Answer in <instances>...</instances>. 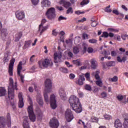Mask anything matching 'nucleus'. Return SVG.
<instances>
[{"label": "nucleus", "mask_w": 128, "mask_h": 128, "mask_svg": "<svg viewBox=\"0 0 128 128\" xmlns=\"http://www.w3.org/2000/svg\"><path fill=\"white\" fill-rule=\"evenodd\" d=\"M69 102L73 110L76 112V114L82 112V107L80 102V100L78 97L74 96H72L69 98Z\"/></svg>", "instance_id": "f257e3e1"}, {"label": "nucleus", "mask_w": 128, "mask_h": 128, "mask_svg": "<svg viewBox=\"0 0 128 128\" xmlns=\"http://www.w3.org/2000/svg\"><path fill=\"white\" fill-rule=\"evenodd\" d=\"M16 86V82L14 84V80L12 78H10L8 86V98L9 100H14V90H18Z\"/></svg>", "instance_id": "f03ea898"}, {"label": "nucleus", "mask_w": 128, "mask_h": 128, "mask_svg": "<svg viewBox=\"0 0 128 128\" xmlns=\"http://www.w3.org/2000/svg\"><path fill=\"white\" fill-rule=\"evenodd\" d=\"M52 80L50 79H47L45 81V90L44 92V99L46 102H50V100L48 99V92H52Z\"/></svg>", "instance_id": "7ed1b4c3"}, {"label": "nucleus", "mask_w": 128, "mask_h": 128, "mask_svg": "<svg viewBox=\"0 0 128 128\" xmlns=\"http://www.w3.org/2000/svg\"><path fill=\"white\" fill-rule=\"evenodd\" d=\"M29 100L30 102V106H28V116L30 120L33 122H36V117L34 112V108H32V99L30 98H29Z\"/></svg>", "instance_id": "20e7f679"}, {"label": "nucleus", "mask_w": 128, "mask_h": 128, "mask_svg": "<svg viewBox=\"0 0 128 128\" xmlns=\"http://www.w3.org/2000/svg\"><path fill=\"white\" fill-rule=\"evenodd\" d=\"M46 16L50 20H54L56 18V9L54 8H49L46 13Z\"/></svg>", "instance_id": "39448f33"}, {"label": "nucleus", "mask_w": 128, "mask_h": 128, "mask_svg": "<svg viewBox=\"0 0 128 128\" xmlns=\"http://www.w3.org/2000/svg\"><path fill=\"white\" fill-rule=\"evenodd\" d=\"M92 76H94L96 80H97L96 82V86L102 88V86L103 84L102 81V80H100V71L92 72Z\"/></svg>", "instance_id": "423d86ee"}, {"label": "nucleus", "mask_w": 128, "mask_h": 128, "mask_svg": "<svg viewBox=\"0 0 128 128\" xmlns=\"http://www.w3.org/2000/svg\"><path fill=\"white\" fill-rule=\"evenodd\" d=\"M39 66L41 68H42V66L44 68H48V66H52V60H50L48 58H46L43 61H40L38 62Z\"/></svg>", "instance_id": "0eeeda50"}, {"label": "nucleus", "mask_w": 128, "mask_h": 128, "mask_svg": "<svg viewBox=\"0 0 128 128\" xmlns=\"http://www.w3.org/2000/svg\"><path fill=\"white\" fill-rule=\"evenodd\" d=\"M65 118L68 122H72L74 120V114L70 109L66 110L65 112Z\"/></svg>", "instance_id": "6e6552de"}, {"label": "nucleus", "mask_w": 128, "mask_h": 128, "mask_svg": "<svg viewBox=\"0 0 128 128\" xmlns=\"http://www.w3.org/2000/svg\"><path fill=\"white\" fill-rule=\"evenodd\" d=\"M22 70V62H20L18 64L17 68V74L19 76L20 78L21 82L24 84V76L20 74V71Z\"/></svg>", "instance_id": "1a4fd4ad"}, {"label": "nucleus", "mask_w": 128, "mask_h": 128, "mask_svg": "<svg viewBox=\"0 0 128 128\" xmlns=\"http://www.w3.org/2000/svg\"><path fill=\"white\" fill-rule=\"evenodd\" d=\"M50 106L52 110L56 108V95L52 94L50 96Z\"/></svg>", "instance_id": "9d476101"}, {"label": "nucleus", "mask_w": 128, "mask_h": 128, "mask_svg": "<svg viewBox=\"0 0 128 128\" xmlns=\"http://www.w3.org/2000/svg\"><path fill=\"white\" fill-rule=\"evenodd\" d=\"M16 18H18L19 20H22L26 16L24 12L22 10H18L15 13Z\"/></svg>", "instance_id": "9b49d317"}, {"label": "nucleus", "mask_w": 128, "mask_h": 128, "mask_svg": "<svg viewBox=\"0 0 128 128\" xmlns=\"http://www.w3.org/2000/svg\"><path fill=\"white\" fill-rule=\"evenodd\" d=\"M50 126L52 128H58L60 124L58 120L56 118H52L50 122Z\"/></svg>", "instance_id": "f8f14e48"}, {"label": "nucleus", "mask_w": 128, "mask_h": 128, "mask_svg": "<svg viewBox=\"0 0 128 128\" xmlns=\"http://www.w3.org/2000/svg\"><path fill=\"white\" fill-rule=\"evenodd\" d=\"M18 107L20 108H22L24 106V97H22V93L20 92L18 94Z\"/></svg>", "instance_id": "ddd939ff"}, {"label": "nucleus", "mask_w": 128, "mask_h": 128, "mask_svg": "<svg viewBox=\"0 0 128 128\" xmlns=\"http://www.w3.org/2000/svg\"><path fill=\"white\" fill-rule=\"evenodd\" d=\"M16 60L14 58H12V60H10V62L9 64V68H8V74L10 76H13V73H12V70L14 68V62Z\"/></svg>", "instance_id": "4468645a"}, {"label": "nucleus", "mask_w": 128, "mask_h": 128, "mask_svg": "<svg viewBox=\"0 0 128 128\" xmlns=\"http://www.w3.org/2000/svg\"><path fill=\"white\" fill-rule=\"evenodd\" d=\"M59 94L60 96V98L62 100H66V91L62 88H61L59 90Z\"/></svg>", "instance_id": "2eb2a0df"}, {"label": "nucleus", "mask_w": 128, "mask_h": 128, "mask_svg": "<svg viewBox=\"0 0 128 128\" xmlns=\"http://www.w3.org/2000/svg\"><path fill=\"white\" fill-rule=\"evenodd\" d=\"M8 36V30L4 28L2 29L1 31V38L3 40H6V37Z\"/></svg>", "instance_id": "dca6fc26"}, {"label": "nucleus", "mask_w": 128, "mask_h": 128, "mask_svg": "<svg viewBox=\"0 0 128 128\" xmlns=\"http://www.w3.org/2000/svg\"><path fill=\"white\" fill-rule=\"evenodd\" d=\"M23 128H30L28 124V116L23 118Z\"/></svg>", "instance_id": "f3484780"}, {"label": "nucleus", "mask_w": 128, "mask_h": 128, "mask_svg": "<svg viewBox=\"0 0 128 128\" xmlns=\"http://www.w3.org/2000/svg\"><path fill=\"white\" fill-rule=\"evenodd\" d=\"M6 126V120L4 116H0V128H5Z\"/></svg>", "instance_id": "a211bd4d"}, {"label": "nucleus", "mask_w": 128, "mask_h": 128, "mask_svg": "<svg viewBox=\"0 0 128 128\" xmlns=\"http://www.w3.org/2000/svg\"><path fill=\"white\" fill-rule=\"evenodd\" d=\"M42 8H50V0H43L41 2Z\"/></svg>", "instance_id": "6ab92c4d"}, {"label": "nucleus", "mask_w": 128, "mask_h": 128, "mask_svg": "<svg viewBox=\"0 0 128 128\" xmlns=\"http://www.w3.org/2000/svg\"><path fill=\"white\" fill-rule=\"evenodd\" d=\"M84 77L82 76H80L79 78L76 81V84H78L79 86H82V84H84Z\"/></svg>", "instance_id": "aec40b11"}, {"label": "nucleus", "mask_w": 128, "mask_h": 128, "mask_svg": "<svg viewBox=\"0 0 128 128\" xmlns=\"http://www.w3.org/2000/svg\"><path fill=\"white\" fill-rule=\"evenodd\" d=\"M48 28V26H44L42 25H40L38 27V32H40V34H42V32H46Z\"/></svg>", "instance_id": "412c9836"}, {"label": "nucleus", "mask_w": 128, "mask_h": 128, "mask_svg": "<svg viewBox=\"0 0 128 128\" xmlns=\"http://www.w3.org/2000/svg\"><path fill=\"white\" fill-rule=\"evenodd\" d=\"M90 64L92 68H96L98 66V62L94 58L91 59Z\"/></svg>", "instance_id": "4be33fe9"}, {"label": "nucleus", "mask_w": 128, "mask_h": 128, "mask_svg": "<svg viewBox=\"0 0 128 128\" xmlns=\"http://www.w3.org/2000/svg\"><path fill=\"white\" fill-rule=\"evenodd\" d=\"M62 52H60V54L58 53L54 54V62H55V64H58V61L56 60H58V58L60 60V58H62Z\"/></svg>", "instance_id": "5701e85b"}, {"label": "nucleus", "mask_w": 128, "mask_h": 128, "mask_svg": "<svg viewBox=\"0 0 128 128\" xmlns=\"http://www.w3.org/2000/svg\"><path fill=\"white\" fill-rule=\"evenodd\" d=\"M114 126L116 128H122V122L118 119H117L115 120Z\"/></svg>", "instance_id": "b1692460"}, {"label": "nucleus", "mask_w": 128, "mask_h": 128, "mask_svg": "<svg viewBox=\"0 0 128 128\" xmlns=\"http://www.w3.org/2000/svg\"><path fill=\"white\" fill-rule=\"evenodd\" d=\"M22 32H19L17 33L15 36L14 40L16 42H18V40H20V38H22Z\"/></svg>", "instance_id": "393cba45"}, {"label": "nucleus", "mask_w": 128, "mask_h": 128, "mask_svg": "<svg viewBox=\"0 0 128 128\" xmlns=\"http://www.w3.org/2000/svg\"><path fill=\"white\" fill-rule=\"evenodd\" d=\"M6 88L4 87H0V96H6Z\"/></svg>", "instance_id": "a878e982"}, {"label": "nucleus", "mask_w": 128, "mask_h": 128, "mask_svg": "<svg viewBox=\"0 0 128 128\" xmlns=\"http://www.w3.org/2000/svg\"><path fill=\"white\" fill-rule=\"evenodd\" d=\"M37 102L39 104L40 106H42V104H44V102L42 101V96L40 95L38 96L36 98Z\"/></svg>", "instance_id": "bb28decb"}, {"label": "nucleus", "mask_w": 128, "mask_h": 128, "mask_svg": "<svg viewBox=\"0 0 128 128\" xmlns=\"http://www.w3.org/2000/svg\"><path fill=\"white\" fill-rule=\"evenodd\" d=\"M100 98L106 99L108 98V93L104 91L102 92L100 94Z\"/></svg>", "instance_id": "cd10ccee"}, {"label": "nucleus", "mask_w": 128, "mask_h": 128, "mask_svg": "<svg viewBox=\"0 0 128 128\" xmlns=\"http://www.w3.org/2000/svg\"><path fill=\"white\" fill-rule=\"evenodd\" d=\"M90 121L92 122H98V118L94 116H92L90 119Z\"/></svg>", "instance_id": "c85d7f7f"}, {"label": "nucleus", "mask_w": 128, "mask_h": 128, "mask_svg": "<svg viewBox=\"0 0 128 128\" xmlns=\"http://www.w3.org/2000/svg\"><path fill=\"white\" fill-rule=\"evenodd\" d=\"M73 52L75 54H78L80 52V48L78 46H74L73 48Z\"/></svg>", "instance_id": "c756f323"}, {"label": "nucleus", "mask_w": 128, "mask_h": 128, "mask_svg": "<svg viewBox=\"0 0 128 128\" xmlns=\"http://www.w3.org/2000/svg\"><path fill=\"white\" fill-rule=\"evenodd\" d=\"M6 122H8L9 124H11V118L10 114V113H8L6 115Z\"/></svg>", "instance_id": "7c9ffc66"}, {"label": "nucleus", "mask_w": 128, "mask_h": 128, "mask_svg": "<svg viewBox=\"0 0 128 128\" xmlns=\"http://www.w3.org/2000/svg\"><path fill=\"white\" fill-rule=\"evenodd\" d=\"M124 128H128V119H124Z\"/></svg>", "instance_id": "2f4dec72"}, {"label": "nucleus", "mask_w": 128, "mask_h": 128, "mask_svg": "<svg viewBox=\"0 0 128 128\" xmlns=\"http://www.w3.org/2000/svg\"><path fill=\"white\" fill-rule=\"evenodd\" d=\"M60 70L62 72H64L66 74L68 72V70L66 68H60Z\"/></svg>", "instance_id": "473e14b6"}, {"label": "nucleus", "mask_w": 128, "mask_h": 128, "mask_svg": "<svg viewBox=\"0 0 128 128\" xmlns=\"http://www.w3.org/2000/svg\"><path fill=\"white\" fill-rule=\"evenodd\" d=\"M32 42V41L30 40H28V41H26L25 42V44H24V48H28L30 46V43Z\"/></svg>", "instance_id": "72a5a7b5"}, {"label": "nucleus", "mask_w": 128, "mask_h": 128, "mask_svg": "<svg viewBox=\"0 0 128 128\" xmlns=\"http://www.w3.org/2000/svg\"><path fill=\"white\" fill-rule=\"evenodd\" d=\"M88 42H90V44H96L98 42V40L94 38L90 39L88 40Z\"/></svg>", "instance_id": "f704fd0d"}, {"label": "nucleus", "mask_w": 128, "mask_h": 128, "mask_svg": "<svg viewBox=\"0 0 128 128\" xmlns=\"http://www.w3.org/2000/svg\"><path fill=\"white\" fill-rule=\"evenodd\" d=\"M106 64L108 66H114V64H116V63L114 62L111 61V62H108Z\"/></svg>", "instance_id": "c9c22d12"}, {"label": "nucleus", "mask_w": 128, "mask_h": 128, "mask_svg": "<svg viewBox=\"0 0 128 128\" xmlns=\"http://www.w3.org/2000/svg\"><path fill=\"white\" fill-rule=\"evenodd\" d=\"M89 1L88 0H83L82 2H81L80 4L81 6H86V4H88Z\"/></svg>", "instance_id": "e433bc0d"}, {"label": "nucleus", "mask_w": 128, "mask_h": 128, "mask_svg": "<svg viewBox=\"0 0 128 128\" xmlns=\"http://www.w3.org/2000/svg\"><path fill=\"white\" fill-rule=\"evenodd\" d=\"M85 89L86 90H89V92H90V90H92V86H90V84H86L85 86Z\"/></svg>", "instance_id": "4c0bfd02"}, {"label": "nucleus", "mask_w": 128, "mask_h": 128, "mask_svg": "<svg viewBox=\"0 0 128 128\" xmlns=\"http://www.w3.org/2000/svg\"><path fill=\"white\" fill-rule=\"evenodd\" d=\"M102 54H104V56H110V51L104 50Z\"/></svg>", "instance_id": "58836bf2"}, {"label": "nucleus", "mask_w": 128, "mask_h": 128, "mask_svg": "<svg viewBox=\"0 0 128 128\" xmlns=\"http://www.w3.org/2000/svg\"><path fill=\"white\" fill-rule=\"evenodd\" d=\"M101 38H108V32H104L101 36Z\"/></svg>", "instance_id": "ea45409f"}, {"label": "nucleus", "mask_w": 128, "mask_h": 128, "mask_svg": "<svg viewBox=\"0 0 128 128\" xmlns=\"http://www.w3.org/2000/svg\"><path fill=\"white\" fill-rule=\"evenodd\" d=\"M31 2L34 6H36L40 2V0H31Z\"/></svg>", "instance_id": "a19ab883"}, {"label": "nucleus", "mask_w": 128, "mask_h": 128, "mask_svg": "<svg viewBox=\"0 0 128 128\" xmlns=\"http://www.w3.org/2000/svg\"><path fill=\"white\" fill-rule=\"evenodd\" d=\"M110 8V6H108L106 7L105 8V12H112V9Z\"/></svg>", "instance_id": "79ce46f5"}, {"label": "nucleus", "mask_w": 128, "mask_h": 128, "mask_svg": "<svg viewBox=\"0 0 128 128\" xmlns=\"http://www.w3.org/2000/svg\"><path fill=\"white\" fill-rule=\"evenodd\" d=\"M72 62L74 63L75 64H76V66H80V60H74L72 61Z\"/></svg>", "instance_id": "37998d69"}, {"label": "nucleus", "mask_w": 128, "mask_h": 128, "mask_svg": "<svg viewBox=\"0 0 128 128\" xmlns=\"http://www.w3.org/2000/svg\"><path fill=\"white\" fill-rule=\"evenodd\" d=\"M78 22H86V18H83L80 20H78Z\"/></svg>", "instance_id": "c03bdc74"}, {"label": "nucleus", "mask_w": 128, "mask_h": 128, "mask_svg": "<svg viewBox=\"0 0 128 128\" xmlns=\"http://www.w3.org/2000/svg\"><path fill=\"white\" fill-rule=\"evenodd\" d=\"M63 6L64 8H68L69 6H70V2H66Z\"/></svg>", "instance_id": "a18cd8bd"}, {"label": "nucleus", "mask_w": 128, "mask_h": 128, "mask_svg": "<svg viewBox=\"0 0 128 128\" xmlns=\"http://www.w3.org/2000/svg\"><path fill=\"white\" fill-rule=\"evenodd\" d=\"M74 12V10H72V8H69L67 10L66 14H72Z\"/></svg>", "instance_id": "49530a36"}, {"label": "nucleus", "mask_w": 128, "mask_h": 128, "mask_svg": "<svg viewBox=\"0 0 128 128\" xmlns=\"http://www.w3.org/2000/svg\"><path fill=\"white\" fill-rule=\"evenodd\" d=\"M91 26H93V28H95V26H98V22H96V20H94L92 22Z\"/></svg>", "instance_id": "de8ad7c7"}, {"label": "nucleus", "mask_w": 128, "mask_h": 128, "mask_svg": "<svg viewBox=\"0 0 128 128\" xmlns=\"http://www.w3.org/2000/svg\"><path fill=\"white\" fill-rule=\"evenodd\" d=\"M104 116L105 120H110V118H112V116L110 115L106 114V115H104Z\"/></svg>", "instance_id": "09e8293b"}, {"label": "nucleus", "mask_w": 128, "mask_h": 128, "mask_svg": "<svg viewBox=\"0 0 128 128\" xmlns=\"http://www.w3.org/2000/svg\"><path fill=\"white\" fill-rule=\"evenodd\" d=\"M109 30L111 32H120V30H118V29H114V28H110Z\"/></svg>", "instance_id": "8fccbe9b"}, {"label": "nucleus", "mask_w": 128, "mask_h": 128, "mask_svg": "<svg viewBox=\"0 0 128 128\" xmlns=\"http://www.w3.org/2000/svg\"><path fill=\"white\" fill-rule=\"evenodd\" d=\"M110 80H112V82H118V76H114L112 78H111Z\"/></svg>", "instance_id": "3c124183"}, {"label": "nucleus", "mask_w": 128, "mask_h": 128, "mask_svg": "<svg viewBox=\"0 0 128 128\" xmlns=\"http://www.w3.org/2000/svg\"><path fill=\"white\" fill-rule=\"evenodd\" d=\"M82 38L83 40H88V35L86 34H83Z\"/></svg>", "instance_id": "603ef678"}, {"label": "nucleus", "mask_w": 128, "mask_h": 128, "mask_svg": "<svg viewBox=\"0 0 128 128\" xmlns=\"http://www.w3.org/2000/svg\"><path fill=\"white\" fill-rule=\"evenodd\" d=\"M66 20V17H64L62 16H60L58 18V20L59 22H60V20Z\"/></svg>", "instance_id": "864d4df0"}, {"label": "nucleus", "mask_w": 128, "mask_h": 128, "mask_svg": "<svg viewBox=\"0 0 128 128\" xmlns=\"http://www.w3.org/2000/svg\"><path fill=\"white\" fill-rule=\"evenodd\" d=\"M116 54H118V53L116 51H112L111 52L112 56H116Z\"/></svg>", "instance_id": "5fc2aeb1"}, {"label": "nucleus", "mask_w": 128, "mask_h": 128, "mask_svg": "<svg viewBox=\"0 0 128 128\" xmlns=\"http://www.w3.org/2000/svg\"><path fill=\"white\" fill-rule=\"evenodd\" d=\"M85 78H86L87 80H90V73H86L85 74Z\"/></svg>", "instance_id": "6e6d98bb"}, {"label": "nucleus", "mask_w": 128, "mask_h": 128, "mask_svg": "<svg viewBox=\"0 0 128 128\" xmlns=\"http://www.w3.org/2000/svg\"><path fill=\"white\" fill-rule=\"evenodd\" d=\"M87 50L89 54H91V52H94V49L90 47H89L88 48Z\"/></svg>", "instance_id": "4d7b16f0"}, {"label": "nucleus", "mask_w": 128, "mask_h": 128, "mask_svg": "<svg viewBox=\"0 0 128 128\" xmlns=\"http://www.w3.org/2000/svg\"><path fill=\"white\" fill-rule=\"evenodd\" d=\"M117 98L118 100H124V96L122 95H118L117 96Z\"/></svg>", "instance_id": "13d9d810"}, {"label": "nucleus", "mask_w": 128, "mask_h": 128, "mask_svg": "<svg viewBox=\"0 0 128 128\" xmlns=\"http://www.w3.org/2000/svg\"><path fill=\"white\" fill-rule=\"evenodd\" d=\"M52 36H58V32L56 31V30H54L52 31Z\"/></svg>", "instance_id": "bf43d9fd"}, {"label": "nucleus", "mask_w": 128, "mask_h": 128, "mask_svg": "<svg viewBox=\"0 0 128 128\" xmlns=\"http://www.w3.org/2000/svg\"><path fill=\"white\" fill-rule=\"evenodd\" d=\"M46 19H42V20L41 22V24H40V26H44V24H46Z\"/></svg>", "instance_id": "052dcab7"}, {"label": "nucleus", "mask_w": 128, "mask_h": 128, "mask_svg": "<svg viewBox=\"0 0 128 128\" xmlns=\"http://www.w3.org/2000/svg\"><path fill=\"white\" fill-rule=\"evenodd\" d=\"M34 56H36L34 55H32L30 58V62H33L34 60Z\"/></svg>", "instance_id": "680f3d73"}, {"label": "nucleus", "mask_w": 128, "mask_h": 128, "mask_svg": "<svg viewBox=\"0 0 128 128\" xmlns=\"http://www.w3.org/2000/svg\"><path fill=\"white\" fill-rule=\"evenodd\" d=\"M76 14H78V16L80 14H84V12H81L80 10L75 12Z\"/></svg>", "instance_id": "e2e57ef3"}, {"label": "nucleus", "mask_w": 128, "mask_h": 128, "mask_svg": "<svg viewBox=\"0 0 128 128\" xmlns=\"http://www.w3.org/2000/svg\"><path fill=\"white\" fill-rule=\"evenodd\" d=\"M113 14H116V16H118L120 14V12H118V11L116 10H112Z\"/></svg>", "instance_id": "0e129e2a"}, {"label": "nucleus", "mask_w": 128, "mask_h": 128, "mask_svg": "<svg viewBox=\"0 0 128 128\" xmlns=\"http://www.w3.org/2000/svg\"><path fill=\"white\" fill-rule=\"evenodd\" d=\"M70 78L71 80H74V78H76V76L74 74H70Z\"/></svg>", "instance_id": "69168bd1"}, {"label": "nucleus", "mask_w": 128, "mask_h": 128, "mask_svg": "<svg viewBox=\"0 0 128 128\" xmlns=\"http://www.w3.org/2000/svg\"><path fill=\"white\" fill-rule=\"evenodd\" d=\"M68 54L69 58H72L74 56V54H72V52H68Z\"/></svg>", "instance_id": "338daca9"}, {"label": "nucleus", "mask_w": 128, "mask_h": 128, "mask_svg": "<svg viewBox=\"0 0 128 128\" xmlns=\"http://www.w3.org/2000/svg\"><path fill=\"white\" fill-rule=\"evenodd\" d=\"M66 0H60V4H62L63 6L66 4Z\"/></svg>", "instance_id": "774afa93"}]
</instances>
